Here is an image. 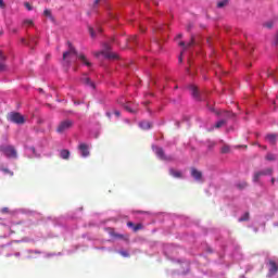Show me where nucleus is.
<instances>
[{
    "mask_svg": "<svg viewBox=\"0 0 278 278\" xmlns=\"http://www.w3.org/2000/svg\"><path fill=\"white\" fill-rule=\"evenodd\" d=\"M100 55V53L96 54V56Z\"/></svg>",
    "mask_w": 278,
    "mask_h": 278,
    "instance_id": "obj_56",
    "label": "nucleus"
},
{
    "mask_svg": "<svg viewBox=\"0 0 278 278\" xmlns=\"http://www.w3.org/2000/svg\"><path fill=\"white\" fill-rule=\"evenodd\" d=\"M70 155H71V152H68V150L60 151V159H62V160H68Z\"/></svg>",
    "mask_w": 278,
    "mask_h": 278,
    "instance_id": "obj_15",
    "label": "nucleus"
},
{
    "mask_svg": "<svg viewBox=\"0 0 278 278\" xmlns=\"http://www.w3.org/2000/svg\"><path fill=\"white\" fill-rule=\"evenodd\" d=\"M265 160L269 162H274L276 161V155L271 153H267V155L265 156Z\"/></svg>",
    "mask_w": 278,
    "mask_h": 278,
    "instance_id": "obj_22",
    "label": "nucleus"
},
{
    "mask_svg": "<svg viewBox=\"0 0 278 278\" xmlns=\"http://www.w3.org/2000/svg\"><path fill=\"white\" fill-rule=\"evenodd\" d=\"M83 84L96 89V85L93 84V81H91L90 78H83Z\"/></svg>",
    "mask_w": 278,
    "mask_h": 278,
    "instance_id": "obj_18",
    "label": "nucleus"
},
{
    "mask_svg": "<svg viewBox=\"0 0 278 278\" xmlns=\"http://www.w3.org/2000/svg\"><path fill=\"white\" fill-rule=\"evenodd\" d=\"M77 60H79V62H83V64H85V66L91 67V62H89V60L86 59V56L84 54L77 55Z\"/></svg>",
    "mask_w": 278,
    "mask_h": 278,
    "instance_id": "obj_11",
    "label": "nucleus"
},
{
    "mask_svg": "<svg viewBox=\"0 0 278 278\" xmlns=\"http://www.w3.org/2000/svg\"><path fill=\"white\" fill-rule=\"evenodd\" d=\"M191 177L195 181L200 182V181H202V172L195 169L194 167H191Z\"/></svg>",
    "mask_w": 278,
    "mask_h": 278,
    "instance_id": "obj_9",
    "label": "nucleus"
},
{
    "mask_svg": "<svg viewBox=\"0 0 278 278\" xmlns=\"http://www.w3.org/2000/svg\"><path fill=\"white\" fill-rule=\"evenodd\" d=\"M72 127H73V121L64 119L60 122V124L58 125L56 131L58 134H64V131H67Z\"/></svg>",
    "mask_w": 278,
    "mask_h": 278,
    "instance_id": "obj_3",
    "label": "nucleus"
},
{
    "mask_svg": "<svg viewBox=\"0 0 278 278\" xmlns=\"http://www.w3.org/2000/svg\"><path fill=\"white\" fill-rule=\"evenodd\" d=\"M89 34H91V37H92V38L96 37V34H94V31H93V28H89Z\"/></svg>",
    "mask_w": 278,
    "mask_h": 278,
    "instance_id": "obj_39",
    "label": "nucleus"
},
{
    "mask_svg": "<svg viewBox=\"0 0 278 278\" xmlns=\"http://www.w3.org/2000/svg\"><path fill=\"white\" fill-rule=\"evenodd\" d=\"M37 45V41L35 40V37H28V41L26 43V46L30 49H33V47Z\"/></svg>",
    "mask_w": 278,
    "mask_h": 278,
    "instance_id": "obj_16",
    "label": "nucleus"
},
{
    "mask_svg": "<svg viewBox=\"0 0 278 278\" xmlns=\"http://www.w3.org/2000/svg\"><path fill=\"white\" fill-rule=\"evenodd\" d=\"M119 255H122L124 257H129V253L128 252H119Z\"/></svg>",
    "mask_w": 278,
    "mask_h": 278,
    "instance_id": "obj_37",
    "label": "nucleus"
},
{
    "mask_svg": "<svg viewBox=\"0 0 278 278\" xmlns=\"http://www.w3.org/2000/svg\"><path fill=\"white\" fill-rule=\"evenodd\" d=\"M103 1H105V0H96V1H94V4L98 5V4H100L101 2H103Z\"/></svg>",
    "mask_w": 278,
    "mask_h": 278,
    "instance_id": "obj_41",
    "label": "nucleus"
},
{
    "mask_svg": "<svg viewBox=\"0 0 278 278\" xmlns=\"http://www.w3.org/2000/svg\"><path fill=\"white\" fill-rule=\"evenodd\" d=\"M225 117L231 118V117H233V113L226 111V112H225Z\"/></svg>",
    "mask_w": 278,
    "mask_h": 278,
    "instance_id": "obj_30",
    "label": "nucleus"
},
{
    "mask_svg": "<svg viewBox=\"0 0 278 278\" xmlns=\"http://www.w3.org/2000/svg\"><path fill=\"white\" fill-rule=\"evenodd\" d=\"M194 41H193V37H191V41H189V43H185V41H180L179 46L184 47L185 49H189L191 47H193Z\"/></svg>",
    "mask_w": 278,
    "mask_h": 278,
    "instance_id": "obj_14",
    "label": "nucleus"
},
{
    "mask_svg": "<svg viewBox=\"0 0 278 278\" xmlns=\"http://www.w3.org/2000/svg\"><path fill=\"white\" fill-rule=\"evenodd\" d=\"M228 4H229V0L218 1L217 8L223 9V8L227 7Z\"/></svg>",
    "mask_w": 278,
    "mask_h": 278,
    "instance_id": "obj_20",
    "label": "nucleus"
},
{
    "mask_svg": "<svg viewBox=\"0 0 278 278\" xmlns=\"http://www.w3.org/2000/svg\"><path fill=\"white\" fill-rule=\"evenodd\" d=\"M104 58L109 59V60H116L117 59V54L113 53V52H104Z\"/></svg>",
    "mask_w": 278,
    "mask_h": 278,
    "instance_id": "obj_17",
    "label": "nucleus"
},
{
    "mask_svg": "<svg viewBox=\"0 0 278 278\" xmlns=\"http://www.w3.org/2000/svg\"><path fill=\"white\" fill-rule=\"evenodd\" d=\"M66 45L68 46V51L62 54V59L66 61V63H71V60L68 59H71L73 55H77V52L75 51V48H73V45H71L70 41H67Z\"/></svg>",
    "mask_w": 278,
    "mask_h": 278,
    "instance_id": "obj_4",
    "label": "nucleus"
},
{
    "mask_svg": "<svg viewBox=\"0 0 278 278\" xmlns=\"http://www.w3.org/2000/svg\"><path fill=\"white\" fill-rule=\"evenodd\" d=\"M278 273V265L276 262L269 261V271L267 273V277L271 278Z\"/></svg>",
    "mask_w": 278,
    "mask_h": 278,
    "instance_id": "obj_8",
    "label": "nucleus"
},
{
    "mask_svg": "<svg viewBox=\"0 0 278 278\" xmlns=\"http://www.w3.org/2000/svg\"><path fill=\"white\" fill-rule=\"evenodd\" d=\"M130 41L136 43V36L131 37Z\"/></svg>",
    "mask_w": 278,
    "mask_h": 278,
    "instance_id": "obj_43",
    "label": "nucleus"
},
{
    "mask_svg": "<svg viewBox=\"0 0 278 278\" xmlns=\"http://www.w3.org/2000/svg\"><path fill=\"white\" fill-rule=\"evenodd\" d=\"M134 229V232H138L142 230L143 226L142 224H136V226L131 227Z\"/></svg>",
    "mask_w": 278,
    "mask_h": 278,
    "instance_id": "obj_25",
    "label": "nucleus"
},
{
    "mask_svg": "<svg viewBox=\"0 0 278 278\" xmlns=\"http://www.w3.org/2000/svg\"><path fill=\"white\" fill-rule=\"evenodd\" d=\"M153 152L155 153V156L160 159V161L172 162V157L164 155V150H162V148L155 147Z\"/></svg>",
    "mask_w": 278,
    "mask_h": 278,
    "instance_id": "obj_6",
    "label": "nucleus"
},
{
    "mask_svg": "<svg viewBox=\"0 0 278 278\" xmlns=\"http://www.w3.org/2000/svg\"><path fill=\"white\" fill-rule=\"evenodd\" d=\"M126 227L132 228L136 227V224H134V222H128L126 223Z\"/></svg>",
    "mask_w": 278,
    "mask_h": 278,
    "instance_id": "obj_33",
    "label": "nucleus"
},
{
    "mask_svg": "<svg viewBox=\"0 0 278 278\" xmlns=\"http://www.w3.org/2000/svg\"><path fill=\"white\" fill-rule=\"evenodd\" d=\"M182 38V34L178 35V39Z\"/></svg>",
    "mask_w": 278,
    "mask_h": 278,
    "instance_id": "obj_51",
    "label": "nucleus"
},
{
    "mask_svg": "<svg viewBox=\"0 0 278 278\" xmlns=\"http://www.w3.org/2000/svg\"><path fill=\"white\" fill-rule=\"evenodd\" d=\"M5 68H7V65H4V63L0 62V71H5Z\"/></svg>",
    "mask_w": 278,
    "mask_h": 278,
    "instance_id": "obj_38",
    "label": "nucleus"
},
{
    "mask_svg": "<svg viewBox=\"0 0 278 278\" xmlns=\"http://www.w3.org/2000/svg\"><path fill=\"white\" fill-rule=\"evenodd\" d=\"M274 46H278V31L276 36L274 37Z\"/></svg>",
    "mask_w": 278,
    "mask_h": 278,
    "instance_id": "obj_34",
    "label": "nucleus"
},
{
    "mask_svg": "<svg viewBox=\"0 0 278 278\" xmlns=\"http://www.w3.org/2000/svg\"><path fill=\"white\" fill-rule=\"evenodd\" d=\"M262 149H263V150H267V146H263Z\"/></svg>",
    "mask_w": 278,
    "mask_h": 278,
    "instance_id": "obj_49",
    "label": "nucleus"
},
{
    "mask_svg": "<svg viewBox=\"0 0 278 278\" xmlns=\"http://www.w3.org/2000/svg\"><path fill=\"white\" fill-rule=\"evenodd\" d=\"M7 121L15 125H24V123H26V119H24V116L18 112H11L7 114Z\"/></svg>",
    "mask_w": 278,
    "mask_h": 278,
    "instance_id": "obj_1",
    "label": "nucleus"
},
{
    "mask_svg": "<svg viewBox=\"0 0 278 278\" xmlns=\"http://www.w3.org/2000/svg\"><path fill=\"white\" fill-rule=\"evenodd\" d=\"M115 238L122 239V235H115Z\"/></svg>",
    "mask_w": 278,
    "mask_h": 278,
    "instance_id": "obj_48",
    "label": "nucleus"
},
{
    "mask_svg": "<svg viewBox=\"0 0 278 278\" xmlns=\"http://www.w3.org/2000/svg\"><path fill=\"white\" fill-rule=\"evenodd\" d=\"M189 90H191V96H193L194 99H198V88L191 85L189 86Z\"/></svg>",
    "mask_w": 278,
    "mask_h": 278,
    "instance_id": "obj_19",
    "label": "nucleus"
},
{
    "mask_svg": "<svg viewBox=\"0 0 278 278\" xmlns=\"http://www.w3.org/2000/svg\"><path fill=\"white\" fill-rule=\"evenodd\" d=\"M249 220V213H244L239 219L238 222L242 223V222H247Z\"/></svg>",
    "mask_w": 278,
    "mask_h": 278,
    "instance_id": "obj_24",
    "label": "nucleus"
},
{
    "mask_svg": "<svg viewBox=\"0 0 278 278\" xmlns=\"http://www.w3.org/2000/svg\"><path fill=\"white\" fill-rule=\"evenodd\" d=\"M220 153L228 154L229 153V146H223Z\"/></svg>",
    "mask_w": 278,
    "mask_h": 278,
    "instance_id": "obj_27",
    "label": "nucleus"
},
{
    "mask_svg": "<svg viewBox=\"0 0 278 278\" xmlns=\"http://www.w3.org/2000/svg\"><path fill=\"white\" fill-rule=\"evenodd\" d=\"M2 214H9V207H3L2 208Z\"/></svg>",
    "mask_w": 278,
    "mask_h": 278,
    "instance_id": "obj_40",
    "label": "nucleus"
},
{
    "mask_svg": "<svg viewBox=\"0 0 278 278\" xmlns=\"http://www.w3.org/2000/svg\"><path fill=\"white\" fill-rule=\"evenodd\" d=\"M275 182V180H274V178H271V184H274Z\"/></svg>",
    "mask_w": 278,
    "mask_h": 278,
    "instance_id": "obj_53",
    "label": "nucleus"
},
{
    "mask_svg": "<svg viewBox=\"0 0 278 278\" xmlns=\"http://www.w3.org/2000/svg\"><path fill=\"white\" fill-rule=\"evenodd\" d=\"M28 41H26V39H22V43H24V46H26Z\"/></svg>",
    "mask_w": 278,
    "mask_h": 278,
    "instance_id": "obj_45",
    "label": "nucleus"
},
{
    "mask_svg": "<svg viewBox=\"0 0 278 278\" xmlns=\"http://www.w3.org/2000/svg\"><path fill=\"white\" fill-rule=\"evenodd\" d=\"M98 31L101 33L100 28H98Z\"/></svg>",
    "mask_w": 278,
    "mask_h": 278,
    "instance_id": "obj_55",
    "label": "nucleus"
},
{
    "mask_svg": "<svg viewBox=\"0 0 278 278\" xmlns=\"http://www.w3.org/2000/svg\"><path fill=\"white\" fill-rule=\"evenodd\" d=\"M104 49H105L106 51H109V50H110L109 45H104Z\"/></svg>",
    "mask_w": 278,
    "mask_h": 278,
    "instance_id": "obj_44",
    "label": "nucleus"
},
{
    "mask_svg": "<svg viewBox=\"0 0 278 278\" xmlns=\"http://www.w3.org/2000/svg\"><path fill=\"white\" fill-rule=\"evenodd\" d=\"M141 31L144 33V28H141Z\"/></svg>",
    "mask_w": 278,
    "mask_h": 278,
    "instance_id": "obj_54",
    "label": "nucleus"
},
{
    "mask_svg": "<svg viewBox=\"0 0 278 278\" xmlns=\"http://www.w3.org/2000/svg\"><path fill=\"white\" fill-rule=\"evenodd\" d=\"M237 187H238V189L242 190V189L247 188V182L238 184Z\"/></svg>",
    "mask_w": 278,
    "mask_h": 278,
    "instance_id": "obj_28",
    "label": "nucleus"
},
{
    "mask_svg": "<svg viewBox=\"0 0 278 278\" xmlns=\"http://www.w3.org/2000/svg\"><path fill=\"white\" fill-rule=\"evenodd\" d=\"M0 151L9 159H17V151L13 146H0Z\"/></svg>",
    "mask_w": 278,
    "mask_h": 278,
    "instance_id": "obj_2",
    "label": "nucleus"
},
{
    "mask_svg": "<svg viewBox=\"0 0 278 278\" xmlns=\"http://www.w3.org/2000/svg\"><path fill=\"white\" fill-rule=\"evenodd\" d=\"M7 60V56L0 52V62H4Z\"/></svg>",
    "mask_w": 278,
    "mask_h": 278,
    "instance_id": "obj_36",
    "label": "nucleus"
},
{
    "mask_svg": "<svg viewBox=\"0 0 278 278\" xmlns=\"http://www.w3.org/2000/svg\"><path fill=\"white\" fill-rule=\"evenodd\" d=\"M227 124L226 119H220L219 122L216 123L215 128L220 129L223 126Z\"/></svg>",
    "mask_w": 278,
    "mask_h": 278,
    "instance_id": "obj_21",
    "label": "nucleus"
},
{
    "mask_svg": "<svg viewBox=\"0 0 278 278\" xmlns=\"http://www.w3.org/2000/svg\"><path fill=\"white\" fill-rule=\"evenodd\" d=\"M178 62L182 63V56L178 58Z\"/></svg>",
    "mask_w": 278,
    "mask_h": 278,
    "instance_id": "obj_47",
    "label": "nucleus"
},
{
    "mask_svg": "<svg viewBox=\"0 0 278 278\" xmlns=\"http://www.w3.org/2000/svg\"><path fill=\"white\" fill-rule=\"evenodd\" d=\"M169 175H172V177L174 178H182V173L172 168L169 169Z\"/></svg>",
    "mask_w": 278,
    "mask_h": 278,
    "instance_id": "obj_13",
    "label": "nucleus"
},
{
    "mask_svg": "<svg viewBox=\"0 0 278 278\" xmlns=\"http://www.w3.org/2000/svg\"><path fill=\"white\" fill-rule=\"evenodd\" d=\"M191 27H192V25H191V24H189V26H187V30H190V29H191Z\"/></svg>",
    "mask_w": 278,
    "mask_h": 278,
    "instance_id": "obj_46",
    "label": "nucleus"
},
{
    "mask_svg": "<svg viewBox=\"0 0 278 278\" xmlns=\"http://www.w3.org/2000/svg\"><path fill=\"white\" fill-rule=\"evenodd\" d=\"M208 110H211L212 112H214V109H213V108H211V109H208Z\"/></svg>",
    "mask_w": 278,
    "mask_h": 278,
    "instance_id": "obj_52",
    "label": "nucleus"
},
{
    "mask_svg": "<svg viewBox=\"0 0 278 278\" xmlns=\"http://www.w3.org/2000/svg\"><path fill=\"white\" fill-rule=\"evenodd\" d=\"M23 25L27 26V27H31L33 26V20H24Z\"/></svg>",
    "mask_w": 278,
    "mask_h": 278,
    "instance_id": "obj_26",
    "label": "nucleus"
},
{
    "mask_svg": "<svg viewBox=\"0 0 278 278\" xmlns=\"http://www.w3.org/2000/svg\"><path fill=\"white\" fill-rule=\"evenodd\" d=\"M265 27H267V29H271L274 27V23L268 22L267 24H265Z\"/></svg>",
    "mask_w": 278,
    "mask_h": 278,
    "instance_id": "obj_32",
    "label": "nucleus"
},
{
    "mask_svg": "<svg viewBox=\"0 0 278 278\" xmlns=\"http://www.w3.org/2000/svg\"><path fill=\"white\" fill-rule=\"evenodd\" d=\"M24 8H26V10L31 11L33 7H30V3L28 2H24Z\"/></svg>",
    "mask_w": 278,
    "mask_h": 278,
    "instance_id": "obj_29",
    "label": "nucleus"
},
{
    "mask_svg": "<svg viewBox=\"0 0 278 278\" xmlns=\"http://www.w3.org/2000/svg\"><path fill=\"white\" fill-rule=\"evenodd\" d=\"M277 138H278V136L276 134H269V135L265 136V140H267V142H269V144H271V146L276 144Z\"/></svg>",
    "mask_w": 278,
    "mask_h": 278,
    "instance_id": "obj_10",
    "label": "nucleus"
},
{
    "mask_svg": "<svg viewBox=\"0 0 278 278\" xmlns=\"http://www.w3.org/2000/svg\"><path fill=\"white\" fill-rule=\"evenodd\" d=\"M4 173H9V174H12L11 172H9V169H4Z\"/></svg>",
    "mask_w": 278,
    "mask_h": 278,
    "instance_id": "obj_50",
    "label": "nucleus"
},
{
    "mask_svg": "<svg viewBox=\"0 0 278 278\" xmlns=\"http://www.w3.org/2000/svg\"><path fill=\"white\" fill-rule=\"evenodd\" d=\"M45 17H49V20L53 21V14L51 13V10H45Z\"/></svg>",
    "mask_w": 278,
    "mask_h": 278,
    "instance_id": "obj_23",
    "label": "nucleus"
},
{
    "mask_svg": "<svg viewBox=\"0 0 278 278\" xmlns=\"http://www.w3.org/2000/svg\"><path fill=\"white\" fill-rule=\"evenodd\" d=\"M7 8V4L4 3V0H0V9L4 10Z\"/></svg>",
    "mask_w": 278,
    "mask_h": 278,
    "instance_id": "obj_31",
    "label": "nucleus"
},
{
    "mask_svg": "<svg viewBox=\"0 0 278 278\" xmlns=\"http://www.w3.org/2000/svg\"><path fill=\"white\" fill-rule=\"evenodd\" d=\"M113 114L117 117H119V111H114Z\"/></svg>",
    "mask_w": 278,
    "mask_h": 278,
    "instance_id": "obj_42",
    "label": "nucleus"
},
{
    "mask_svg": "<svg viewBox=\"0 0 278 278\" xmlns=\"http://www.w3.org/2000/svg\"><path fill=\"white\" fill-rule=\"evenodd\" d=\"M124 110H126V112L134 113V111L128 105H124Z\"/></svg>",
    "mask_w": 278,
    "mask_h": 278,
    "instance_id": "obj_35",
    "label": "nucleus"
},
{
    "mask_svg": "<svg viewBox=\"0 0 278 278\" xmlns=\"http://www.w3.org/2000/svg\"><path fill=\"white\" fill-rule=\"evenodd\" d=\"M271 173H273L271 168H266V169H263V170H258V172L254 173V178H252V181L258 182L262 177L269 176V175H271Z\"/></svg>",
    "mask_w": 278,
    "mask_h": 278,
    "instance_id": "obj_5",
    "label": "nucleus"
},
{
    "mask_svg": "<svg viewBox=\"0 0 278 278\" xmlns=\"http://www.w3.org/2000/svg\"><path fill=\"white\" fill-rule=\"evenodd\" d=\"M77 150H79V154L83 155V157H88L90 155L89 146L86 143H79V146H77Z\"/></svg>",
    "mask_w": 278,
    "mask_h": 278,
    "instance_id": "obj_7",
    "label": "nucleus"
},
{
    "mask_svg": "<svg viewBox=\"0 0 278 278\" xmlns=\"http://www.w3.org/2000/svg\"><path fill=\"white\" fill-rule=\"evenodd\" d=\"M139 126H140V129L149 130L151 129L152 124L151 122H140Z\"/></svg>",
    "mask_w": 278,
    "mask_h": 278,
    "instance_id": "obj_12",
    "label": "nucleus"
}]
</instances>
